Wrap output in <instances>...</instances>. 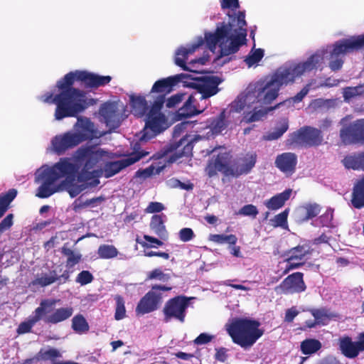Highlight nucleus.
I'll return each instance as SVG.
<instances>
[{
    "instance_id": "f257e3e1",
    "label": "nucleus",
    "mask_w": 364,
    "mask_h": 364,
    "mask_svg": "<svg viewBox=\"0 0 364 364\" xmlns=\"http://www.w3.org/2000/svg\"><path fill=\"white\" fill-rule=\"evenodd\" d=\"M107 156L104 149L86 145L77 150L73 157L61 158L53 166H43L35 173L40 186L36 196L48 198L55 193L67 191L71 198L100 183V171L92 170Z\"/></svg>"
},
{
    "instance_id": "f03ea898",
    "label": "nucleus",
    "mask_w": 364,
    "mask_h": 364,
    "mask_svg": "<svg viewBox=\"0 0 364 364\" xmlns=\"http://www.w3.org/2000/svg\"><path fill=\"white\" fill-rule=\"evenodd\" d=\"M305 68L304 65H297V62L287 63L272 75L250 84L236 98L243 107L247 121L256 122L264 117L267 111L261 108L262 105L269 104L275 100L280 88L294 82L296 78L302 76Z\"/></svg>"
},
{
    "instance_id": "7ed1b4c3",
    "label": "nucleus",
    "mask_w": 364,
    "mask_h": 364,
    "mask_svg": "<svg viewBox=\"0 0 364 364\" xmlns=\"http://www.w3.org/2000/svg\"><path fill=\"white\" fill-rule=\"evenodd\" d=\"M112 77L102 76L87 71L75 70L70 72L57 82L60 92L53 96L48 92L41 97V100L47 103H54L57 107L55 117L60 120L68 117H75L89 106L95 103L93 99L86 97L85 92L72 87L76 81H80L87 87H98L108 84Z\"/></svg>"
},
{
    "instance_id": "20e7f679",
    "label": "nucleus",
    "mask_w": 364,
    "mask_h": 364,
    "mask_svg": "<svg viewBox=\"0 0 364 364\" xmlns=\"http://www.w3.org/2000/svg\"><path fill=\"white\" fill-rule=\"evenodd\" d=\"M220 4L223 10H229V21L218 24L215 32L205 34V45L210 50L214 53L218 46L220 48L218 61L237 52L245 43L247 36L245 12L237 11L240 8L239 1L220 0Z\"/></svg>"
},
{
    "instance_id": "39448f33",
    "label": "nucleus",
    "mask_w": 364,
    "mask_h": 364,
    "mask_svg": "<svg viewBox=\"0 0 364 364\" xmlns=\"http://www.w3.org/2000/svg\"><path fill=\"white\" fill-rule=\"evenodd\" d=\"M357 51L351 38H343L328 45L326 48L316 51L305 61L298 62L297 65L306 67L302 75L320 67L326 60H328V66L333 71L340 70L344 63V55L347 53Z\"/></svg>"
},
{
    "instance_id": "423d86ee",
    "label": "nucleus",
    "mask_w": 364,
    "mask_h": 364,
    "mask_svg": "<svg viewBox=\"0 0 364 364\" xmlns=\"http://www.w3.org/2000/svg\"><path fill=\"white\" fill-rule=\"evenodd\" d=\"M187 74L181 73L156 81L148 95L154 102L147 115L146 124L154 132H161L166 128V117L161 109L165 101V95L172 90V87L186 79Z\"/></svg>"
},
{
    "instance_id": "0eeeda50",
    "label": "nucleus",
    "mask_w": 364,
    "mask_h": 364,
    "mask_svg": "<svg viewBox=\"0 0 364 364\" xmlns=\"http://www.w3.org/2000/svg\"><path fill=\"white\" fill-rule=\"evenodd\" d=\"M256 161L257 154L253 151L242 154L232 161L231 154L223 149L215 159L209 161L205 171L210 177L215 176L218 172H221L225 176L237 177L248 173L255 166Z\"/></svg>"
},
{
    "instance_id": "6e6552de",
    "label": "nucleus",
    "mask_w": 364,
    "mask_h": 364,
    "mask_svg": "<svg viewBox=\"0 0 364 364\" xmlns=\"http://www.w3.org/2000/svg\"><path fill=\"white\" fill-rule=\"evenodd\" d=\"M259 323L248 318H237L226 326L228 334L234 343L243 348L252 346L263 334Z\"/></svg>"
},
{
    "instance_id": "1a4fd4ad",
    "label": "nucleus",
    "mask_w": 364,
    "mask_h": 364,
    "mask_svg": "<svg viewBox=\"0 0 364 364\" xmlns=\"http://www.w3.org/2000/svg\"><path fill=\"white\" fill-rule=\"evenodd\" d=\"M240 100L235 99L220 114L208 125L212 135H216L225 130L230 124L236 122L238 115L244 109Z\"/></svg>"
},
{
    "instance_id": "9d476101",
    "label": "nucleus",
    "mask_w": 364,
    "mask_h": 364,
    "mask_svg": "<svg viewBox=\"0 0 364 364\" xmlns=\"http://www.w3.org/2000/svg\"><path fill=\"white\" fill-rule=\"evenodd\" d=\"M186 78L195 80L193 87L196 91L193 93L199 99L200 102H208V99L215 95L219 92L218 85L220 84V79L215 75H205L198 78L192 75H188Z\"/></svg>"
},
{
    "instance_id": "9b49d317",
    "label": "nucleus",
    "mask_w": 364,
    "mask_h": 364,
    "mask_svg": "<svg viewBox=\"0 0 364 364\" xmlns=\"http://www.w3.org/2000/svg\"><path fill=\"white\" fill-rule=\"evenodd\" d=\"M124 105L116 102H108L102 104L99 110L100 121L105 123L112 132L117 129L123 120L122 112Z\"/></svg>"
},
{
    "instance_id": "f8f14e48",
    "label": "nucleus",
    "mask_w": 364,
    "mask_h": 364,
    "mask_svg": "<svg viewBox=\"0 0 364 364\" xmlns=\"http://www.w3.org/2000/svg\"><path fill=\"white\" fill-rule=\"evenodd\" d=\"M105 151V150H104ZM107 153V156L102 161L98 163L97 165L94 166L92 170H99L100 171V176L104 173L105 176L107 178L111 177L116 173H119L123 168L134 164L137 161H139L142 157L149 154V152H139L132 154L125 158L121 159L119 160L107 162L105 164L104 168H99V167L105 162V161L109 159V153L106 151ZM92 171V169L90 170Z\"/></svg>"
},
{
    "instance_id": "ddd939ff",
    "label": "nucleus",
    "mask_w": 364,
    "mask_h": 364,
    "mask_svg": "<svg viewBox=\"0 0 364 364\" xmlns=\"http://www.w3.org/2000/svg\"><path fill=\"white\" fill-rule=\"evenodd\" d=\"M204 41L202 37H198L196 42L187 47H181L176 51L175 63L182 68L184 70H188L191 73H198L196 69V64L203 65L205 60L203 58H198L191 60L188 64H186V60L188 59V55L193 53L200 46L203 45Z\"/></svg>"
},
{
    "instance_id": "4468645a",
    "label": "nucleus",
    "mask_w": 364,
    "mask_h": 364,
    "mask_svg": "<svg viewBox=\"0 0 364 364\" xmlns=\"http://www.w3.org/2000/svg\"><path fill=\"white\" fill-rule=\"evenodd\" d=\"M171 289L161 285L153 286L151 290L139 301L136 308V314L144 315L156 310L161 303L162 291H169Z\"/></svg>"
},
{
    "instance_id": "2eb2a0df",
    "label": "nucleus",
    "mask_w": 364,
    "mask_h": 364,
    "mask_svg": "<svg viewBox=\"0 0 364 364\" xmlns=\"http://www.w3.org/2000/svg\"><path fill=\"white\" fill-rule=\"evenodd\" d=\"M129 101L132 107V113L138 117H145V122H146L147 115L151 109L147 105V101L144 96L132 95L129 97ZM159 132H154L151 127H148L145 123V127L143 130V134L140 136V141H146L154 136Z\"/></svg>"
},
{
    "instance_id": "dca6fc26",
    "label": "nucleus",
    "mask_w": 364,
    "mask_h": 364,
    "mask_svg": "<svg viewBox=\"0 0 364 364\" xmlns=\"http://www.w3.org/2000/svg\"><path fill=\"white\" fill-rule=\"evenodd\" d=\"M311 255V249L308 245H298L285 253L286 259L282 262L284 265V273L297 269L304 264V261Z\"/></svg>"
},
{
    "instance_id": "f3484780",
    "label": "nucleus",
    "mask_w": 364,
    "mask_h": 364,
    "mask_svg": "<svg viewBox=\"0 0 364 364\" xmlns=\"http://www.w3.org/2000/svg\"><path fill=\"white\" fill-rule=\"evenodd\" d=\"M191 299L178 296L168 301L164 308L165 321L168 322L172 318H174L181 323L184 322L186 310L188 306V301Z\"/></svg>"
},
{
    "instance_id": "a211bd4d",
    "label": "nucleus",
    "mask_w": 364,
    "mask_h": 364,
    "mask_svg": "<svg viewBox=\"0 0 364 364\" xmlns=\"http://www.w3.org/2000/svg\"><path fill=\"white\" fill-rule=\"evenodd\" d=\"M73 132L78 138L80 144L88 139L100 138L105 134L100 132L90 119L85 117H77Z\"/></svg>"
},
{
    "instance_id": "6ab92c4d",
    "label": "nucleus",
    "mask_w": 364,
    "mask_h": 364,
    "mask_svg": "<svg viewBox=\"0 0 364 364\" xmlns=\"http://www.w3.org/2000/svg\"><path fill=\"white\" fill-rule=\"evenodd\" d=\"M290 140L291 144L311 146L319 145L323 141V136L318 129L306 127L293 133Z\"/></svg>"
},
{
    "instance_id": "aec40b11",
    "label": "nucleus",
    "mask_w": 364,
    "mask_h": 364,
    "mask_svg": "<svg viewBox=\"0 0 364 364\" xmlns=\"http://www.w3.org/2000/svg\"><path fill=\"white\" fill-rule=\"evenodd\" d=\"M340 136L345 144H364V119L356 120L348 127H343L340 131Z\"/></svg>"
},
{
    "instance_id": "412c9836",
    "label": "nucleus",
    "mask_w": 364,
    "mask_h": 364,
    "mask_svg": "<svg viewBox=\"0 0 364 364\" xmlns=\"http://www.w3.org/2000/svg\"><path fill=\"white\" fill-rule=\"evenodd\" d=\"M208 105V102H200L199 99L193 93L188 97L183 106L178 110L177 117L180 119L192 117L203 112Z\"/></svg>"
},
{
    "instance_id": "4be33fe9",
    "label": "nucleus",
    "mask_w": 364,
    "mask_h": 364,
    "mask_svg": "<svg viewBox=\"0 0 364 364\" xmlns=\"http://www.w3.org/2000/svg\"><path fill=\"white\" fill-rule=\"evenodd\" d=\"M55 299H46L41 302L40 306L35 310V315L30 317L26 321L21 323L18 329V333H25L29 332L34 324L43 318V314L50 311V307L55 304Z\"/></svg>"
},
{
    "instance_id": "5701e85b",
    "label": "nucleus",
    "mask_w": 364,
    "mask_h": 364,
    "mask_svg": "<svg viewBox=\"0 0 364 364\" xmlns=\"http://www.w3.org/2000/svg\"><path fill=\"white\" fill-rule=\"evenodd\" d=\"M306 285L303 280V274L296 272L288 276L282 284L276 288V291L284 294H294L304 291Z\"/></svg>"
},
{
    "instance_id": "b1692460",
    "label": "nucleus",
    "mask_w": 364,
    "mask_h": 364,
    "mask_svg": "<svg viewBox=\"0 0 364 364\" xmlns=\"http://www.w3.org/2000/svg\"><path fill=\"white\" fill-rule=\"evenodd\" d=\"M79 144L78 138L74 135L73 131L57 135L51 141L53 151L58 154L64 153L67 149H72Z\"/></svg>"
},
{
    "instance_id": "393cba45",
    "label": "nucleus",
    "mask_w": 364,
    "mask_h": 364,
    "mask_svg": "<svg viewBox=\"0 0 364 364\" xmlns=\"http://www.w3.org/2000/svg\"><path fill=\"white\" fill-rule=\"evenodd\" d=\"M297 164V156L294 153L286 152L277 156L276 166L286 175H291Z\"/></svg>"
},
{
    "instance_id": "a878e982",
    "label": "nucleus",
    "mask_w": 364,
    "mask_h": 364,
    "mask_svg": "<svg viewBox=\"0 0 364 364\" xmlns=\"http://www.w3.org/2000/svg\"><path fill=\"white\" fill-rule=\"evenodd\" d=\"M53 305L50 311L43 314V319L47 323H58L69 318L73 314V309L71 306L62 307L52 311Z\"/></svg>"
},
{
    "instance_id": "bb28decb",
    "label": "nucleus",
    "mask_w": 364,
    "mask_h": 364,
    "mask_svg": "<svg viewBox=\"0 0 364 364\" xmlns=\"http://www.w3.org/2000/svg\"><path fill=\"white\" fill-rule=\"evenodd\" d=\"M360 344V336L357 342H353L350 338H342L340 341V348L342 353L348 358H355L360 351L364 350Z\"/></svg>"
},
{
    "instance_id": "cd10ccee",
    "label": "nucleus",
    "mask_w": 364,
    "mask_h": 364,
    "mask_svg": "<svg viewBox=\"0 0 364 364\" xmlns=\"http://www.w3.org/2000/svg\"><path fill=\"white\" fill-rule=\"evenodd\" d=\"M192 145L183 139H181L178 144L176 146H171V150L168 154V161L171 163L176 161L178 159L184 155H188L192 150Z\"/></svg>"
},
{
    "instance_id": "c85d7f7f",
    "label": "nucleus",
    "mask_w": 364,
    "mask_h": 364,
    "mask_svg": "<svg viewBox=\"0 0 364 364\" xmlns=\"http://www.w3.org/2000/svg\"><path fill=\"white\" fill-rule=\"evenodd\" d=\"M291 192V189H287L284 192L272 197L264 202L265 206L269 210H277L282 208L285 202L289 199Z\"/></svg>"
},
{
    "instance_id": "c756f323",
    "label": "nucleus",
    "mask_w": 364,
    "mask_h": 364,
    "mask_svg": "<svg viewBox=\"0 0 364 364\" xmlns=\"http://www.w3.org/2000/svg\"><path fill=\"white\" fill-rule=\"evenodd\" d=\"M165 218L164 215H154L150 223L151 230L161 240H166L168 237V233L164 224Z\"/></svg>"
},
{
    "instance_id": "7c9ffc66",
    "label": "nucleus",
    "mask_w": 364,
    "mask_h": 364,
    "mask_svg": "<svg viewBox=\"0 0 364 364\" xmlns=\"http://www.w3.org/2000/svg\"><path fill=\"white\" fill-rule=\"evenodd\" d=\"M343 163L347 168L364 169V152L348 156L343 160Z\"/></svg>"
},
{
    "instance_id": "2f4dec72",
    "label": "nucleus",
    "mask_w": 364,
    "mask_h": 364,
    "mask_svg": "<svg viewBox=\"0 0 364 364\" xmlns=\"http://www.w3.org/2000/svg\"><path fill=\"white\" fill-rule=\"evenodd\" d=\"M352 203L357 208L364 206V176L354 187Z\"/></svg>"
},
{
    "instance_id": "473e14b6",
    "label": "nucleus",
    "mask_w": 364,
    "mask_h": 364,
    "mask_svg": "<svg viewBox=\"0 0 364 364\" xmlns=\"http://www.w3.org/2000/svg\"><path fill=\"white\" fill-rule=\"evenodd\" d=\"M321 211L320 206L316 203H306L299 207L296 213L302 215H305L304 220H307L316 217Z\"/></svg>"
},
{
    "instance_id": "72a5a7b5",
    "label": "nucleus",
    "mask_w": 364,
    "mask_h": 364,
    "mask_svg": "<svg viewBox=\"0 0 364 364\" xmlns=\"http://www.w3.org/2000/svg\"><path fill=\"white\" fill-rule=\"evenodd\" d=\"M72 328L76 333L82 334L88 331L89 325L84 316L79 314L73 318Z\"/></svg>"
},
{
    "instance_id": "f704fd0d",
    "label": "nucleus",
    "mask_w": 364,
    "mask_h": 364,
    "mask_svg": "<svg viewBox=\"0 0 364 364\" xmlns=\"http://www.w3.org/2000/svg\"><path fill=\"white\" fill-rule=\"evenodd\" d=\"M321 347V343L316 339H306L301 344V349L304 354L316 353Z\"/></svg>"
},
{
    "instance_id": "c9c22d12",
    "label": "nucleus",
    "mask_w": 364,
    "mask_h": 364,
    "mask_svg": "<svg viewBox=\"0 0 364 364\" xmlns=\"http://www.w3.org/2000/svg\"><path fill=\"white\" fill-rule=\"evenodd\" d=\"M117 249L111 245H102L99 247L97 254L102 259H112L117 256Z\"/></svg>"
},
{
    "instance_id": "e433bc0d",
    "label": "nucleus",
    "mask_w": 364,
    "mask_h": 364,
    "mask_svg": "<svg viewBox=\"0 0 364 364\" xmlns=\"http://www.w3.org/2000/svg\"><path fill=\"white\" fill-rule=\"evenodd\" d=\"M60 356L61 354L57 349L50 348L41 350L36 358L38 360H50L55 363V359Z\"/></svg>"
},
{
    "instance_id": "4c0bfd02",
    "label": "nucleus",
    "mask_w": 364,
    "mask_h": 364,
    "mask_svg": "<svg viewBox=\"0 0 364 364\" xmlns=\"http://www.w3.org/2000/svg\"><path fill=\"white\" fill-rule=\"evenodd\" d=\"M62 252L67 257L66 267L69 269L77 264L82 257L81 254L69 248L63 247Z\"/></svg>"
},
{
    "instance_id": "58836bf2",
    "label": "nucleus",
    "mask_w": 364,
    "mask_h": 364,
    "mask_svg": "<svg viewBox=\"0 0 364 364\" xmlns=\"http://www.w3.org/2000/svg\"><path fill=\"white\" fill-rule=\"evenodd\" d=\"M334 104L335 100H325L323 98H318L311 101L309 105V108L314 111L318 109H326L333 107Z\"/></svg>"
},
{
    "instance_id": "ea45409f",
    "label": "nucleus",
    "mask_w": 364,
    "mask_h": 364,
    "mask_svg": "<svg viewBox=\"0 0 364 364\" xmlns=\"http://www.w3.org/2000/svg\"><path fill=\"white\" fill-rule=\"evenodd\" d=\"M17 191L15 189H11L6 195L0 197V218L8 209L9 203L16 196Z\"/></svg>"
},
{
    "instance_id": "a19ab883",
    "label": "nucleus",
    "mask_w": 364,
    "mask_h": 364,
    "mask_svg": "<svg viewBox=\"0 0 364 364\" xmlns=\"http://www.w3.org/2000/svg\"><path fill=\"white\" fill-rule=\"evenodd\" d=\"M209 240L218 244L229 243L235 245L237 239L234 235L213 234L210 235Z\"/></svg>"
},
{
    "instance_id": "79ce46f5",
    "label": "nucleus",
    "mask_w": 364,
    "mask_h": 364,
    "mask_svg": "<svg viewBox=\"0 0 364 364\" xmlns=\"http://www.w3.org/2000/svg\"><path fill=\"white\" fill-rule=\"evenodd\" d=\"M343 97L345 100H350L357 96L364 95V86L348 87L343 90Z\"/></svg>"
},
{
    "instance_id": "37998d69",
    "label": "nucleus",
    "mask_w": 364,
    "mask_h": 364,
    "mask_svg": "<svg viewBox=\"0 0 364 364\" xmlns=\"http://www.w3.org/2000/svg\"><path fill=\"white\" fill-rule=\"evenodd\" d=\"M116 301V308L114 318L117 321L123 319L126 316V309L124 306V300L121 296L117 295L114 297Z\"/></svg>"
},
{
    "instance_id": "c03bdc74",
    "label": "nucleus",
    "mask_w": 364,
    "mask_h": 364,
    "mask_svg": "<svg viewBox=\"0 0 364 364\" xmlns=\"http://www.w3.org/2000/svg\"><path fill=\"white\" fill-rule=\"evenodd\" d=\"M264 56V50L259 48L252 50L246 57L245 61L248 67L256 65Z\"/></svg>"
},
{
    "instance_id": "a18cd8bd",
    "label": "nucleus",
    "mask_w": 364,
    "mask_h": 364,
    "mask_svg": "<svg viewBox=\"0 0 364 364\" xmlns=\"http://www.w3.org/2000/svg\"><path fill=\"white\" fill-rule=\"evenodd\" d=\"M56 279V274L53 272H50L49 274H43L41 277H38L33 281V284L34 285L38 284L41 287H46L53 283Z\"/></svg>"
},
{
    "instance_id": "49530a36",
    "label": "nucleus",
    "mask_w": 364,
    "mask_h": 364,
    "mask_svg": "<svg viewBox=\"0 0 364 364\" xmlns=\"http://www.w3.org/2000/svg\"><path fill=\"white\" fill-rule=\"evenodd\" d=\"M288 129V124L283 121L274 131L268 133L264 137L267 140H275L279 138Z\"/></svg>"
},
{
    "instance_id": "de8ad7c7",
    "label": "nucleus",
    "mask_w": 364,
    "mask_h": 364,
    "mask_svg": "<svg viewBox=\"0 0 364 364\" xmlns=\"http://www.w3.org/2000/svg\"><path fill=\"white\" fill-rule=\"evenodd\" d=\"M144 239L146 240V242H139L137 240V242L141 245L142 247L146 248H153L156 247L158 246H161L163 245V242L155 237H153L151 236L144 235Z\"/></svg>"
},
{
    "instance_id": "09e8293b",
    "label": "nucleus",
    "mask_w": 364,
    "mask_h": 364,
    "mask_svg": "<svg viewBox=\"0 0 364 364\" xmlns=\"http://www.w3.org/2000/svg\"><path fill=\"white\" fill-rule=\"evenodd\" d=\"M310 89V85H306L302 90L294 97L289 98L284 101V104L294 105V103L300 102L304 97L308 94Z\"/></svg>"
},
{
    "instance_id": "8fccbe9b",
    "label": "nucleus",
    "mask_w": 364,
    "mask_h": 364,
    "mask_svg": "<svg viewBox=\"0 0 364 364\" xmlns=\"http://www.w3.org/2000/svg\"><path fill=\"white\" fill-rule=\"evenodd\" d=\"M311 312L318 324H325L328 318V315L326 309H312Z\"/></svg>"
},
{
    "instance_id": "3c124183",
    "label": "nucleus",
    "mask_w": 364,
    "mask_h": 364,
    "mask_svg": "<svg viewBox=\"0 0 364 364\" xmlns=\"http://www.w3.org/2000/svg\"><path fill=\"white\" fill-rule=\"evenodd\" d=\"M238 214L244 216H250L255 218L258 214V210L256 206L252 204L245 205L242 208H241Z\"/></svg>"
},
{
    "instance_id": "603ef678",
    "label": "nucleus",
    "mask_w": 364,
    "mask_h": 364,
    "mask_svg": "<svg viewBox=\"0 0 364 364\" xmlns=\"http://www.w3.org/2000/svg\"><path fill=\"white\" fill-rule=\"evenodd\" d=\"M289 214V210L286 209L282 213L277 215L274 219L272 220L273 223V225L275 227L280 226L284 227L287 225V216Z\"/></svg>"
},
{
    "instance_id": "864d4df0",
    "label": "nucleus",
    "mask_w": 364,
    "mask_h": 364,
    "mask_svg": "<svg viewBox=\"0 0 364 364\" xmlns=\"http://www.w3.org/2000/svg\"><path fill=\"white\" fill-rule=\"evenodd\" d=\"M93 280V276L89 271H82L76 277V282L81 285H86Z\"/></svg>"
},
{
    "instance_id": "5fc2aeb1",
    "label": "nucleus",
    "mask_w": 364,
    "mask_h": 364,
    "mask_svg": "<svg viewBox=\"0 0 364 364\" xmlns=\"http://www.w3.org/2000/svg\"><path fill=\"white\" fill-rule=\"evenodd\" d=\"M186 97V94L183 93H178L172 97H171L166 102V105L168 107H172L176 105H177L178 103H180L182 100H185Z\"/></svg>"
},
{
    "instance_id": "6e6d98bb",
    "label": "nucleus",
    "mask_w": 364,
    "mask_h": 364,
    "mask_svg": "<svg viewBox=\"0 0 364 364\" xmlns=\"http://www.w3.org/2000/svg\"><path fill=\"white\" fill-rule=\"evenodd\" d=\"M194 237V233L192 229L185 228H182L179 231V237L180 240L183 242H188L191 240Z\"/></svg>"
},
{
    "instance_id": "4d7b16f0",
    "label": "nucleus",
    "mask_w": 364,
    "mask_h": 364,
    "mask_svg": "<svg viewBox=\"0 0 364 364\" xmlns=\"http://www.w3.org/2000/svg\"><path fill=\"white\" fill-rule=\"evenodd\" d=\"M13 214H9L0 223V234L9 230L13 225Z\"/></svg>"
},
{
    "instance_id": "13d9d810",
    "label": "nucleus",
    "mask_w": 364,
    "mask_h": 364,
    "mask_svg": "<svg viewBox=\"0 0 364 364\" xmlns=\"http://www.w3.org/2000/svg\"><path fill=\"white\" fill-rule=\"evenodd\" d=\"M164 210V205L159 202H151L145 209L146 213H159Z\"/></svg>"
},
{
    "instance_id": "bf43d9fd",
    "label": "nucleus",
    "mask_w": 364,
    "mask_h": 364,
    "mask_svg": "<svg viewBox=\"0 0 364 364\" xmlns=\"http://www.w3.org/2000/svg\"><path fill=\"white\" fill-rule=\"evenodd\" d=\"M333 220V210L328 209L326 213L320 217V222L324 226H330Z\"/></svg>"
},
{
    "instance_id": "052dcab7",
    "label": "nucleus",
    "mask_w": 364,
    "mask_h": 364,
    "mask_svg": "<svg viewBox=\"0 0 364 364\" xmlns=\"http://www.w3.org/2000/svg\"><path fill=\"white\" fill-rule=\"evenodd\" d=\"M150 279H159L161 281H166L168 279V277L163 273L159 269H156L151 271L148 276Z\"/></svg>"
},
{
    "instance_id": "680f3d73",
    "label": "nucleus",
    "mask_w": 364,
    "mask_h": 364,
    "mask_svg": "<svg viewBox=\"0 0 364 364\" xmlns=\"http://www.w3.org/2000/svg\"><path fill=\"white\" fill-rule=\"evenodd\" d=\"M357 50L364 48V33L350 36Z\"/></svg>"
},
{
    "instance_id": "e2e57ef3",
    "label": "nucleus",
    "mask_w": 364,
    "mask_h": 364,
    "mask_svg": "<svg viewBox=\"0 0 364 364\" xmlns=\"http://www.w3.org/2000/svg\"><path fill=\"white\" fill-rule=\"evenodd\" d=\"M213 336L209 334L203 333H200L196 339L195 343L198 345L205 344L213 339Z\"/></svg>"
},
{
    "instance_id": "0e129e2a",
    "label": "nucleus",
    "mask_w": 364,
    "mask_h": 364,
    "mask_svg": "<svg viewBox=\"0 0 364 364\" xmlns=\"http://www.w3.org/2000/svg\"><path fill=\"white\" fill-rule=\"evenodd\" d=\"M99 200H100L99 198H92L91 200H86L82 204H78L77 201L76 200V201H75V203L73 204V209L75 212H77L79 210L80 208L90 205Z\"/></svg>"
},
{
    "instance_id": "69168bd1",
    "label": "nucleus",
    "mask_w": 364,
    "mask_h": 364,
    "mask_svg": "<svg viewBox=\"0 0 364 364\" xmlns=\"http://www.w3.org/2000/svg\"><path fill=\"white\" fill-rule=\"evenodd\" d=\"M299 311L295 307L289 309L286 312L285 320L288 322H291L298 315Z\"/></svg>"
},
{
    "instance_id": "338daca9",
    "label": "nucleus",
    "mask_w": 364,
    "mask_h": 364,
    "mask_svg": "<svg viewBox=\"0 0 364 364\" xmlns=\"http://www.w3.org/2000/svg\"><path fill=\"white\" fill-rule=\"evenodd\" d=\"M144 252V256L149 257H154V256H158V257H161L165 259H168L169 258V255L166 252H154V251H146V250Z\"/></svg>"
},
{
    "instance_id": "774afa93",
    "label": "nucleus",
    "mask_w": 364,
    "mask_h": 364,
    "mask_svg": "<svg viewBox=\"0 0 364 364\" xmlns=\"http://www.w3.org/2000/svg\"><path fill=\"white\" fill-rule=\"evenodd\" d=\"M154 168L153 166H149L144 170L138 171L136 175L142 178H147L154 173Z\"/></svg>"
}]
</instances>
